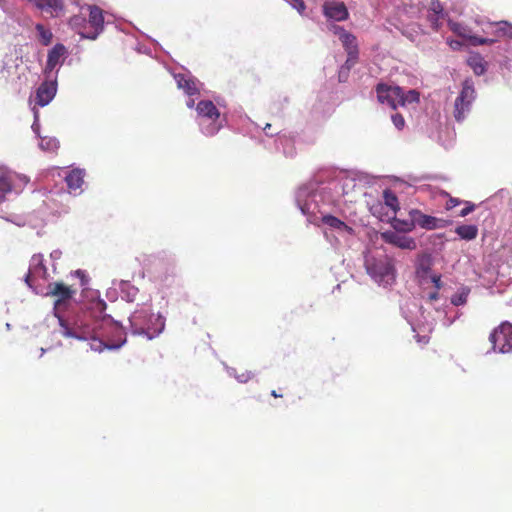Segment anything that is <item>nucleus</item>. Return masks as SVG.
Wrapping results in <instances>:
<instances>
[{"mask_svg":"<svg viewBox=\"0 0 512 512\" xmlns=\"http://www.w3.org/2000/svg\"><path fill=\"white\" fill-rule=\"evenodd\" d=\"M394 227L395 229L401 230L403 232H411L416 227V223H414L412 217L409 216V220L395 219Z\"/></svg>","mask_w":512,"mask_h":512,"instance_id":"72a5a7b5","label":"nucleus"},{"mask_svg":"<svg viewBox=\"0 0 512 512\" xmlns=\"http://www.w3.org/2000/svg\"><path fill=\"white\" fill-rule=\"evenodd\" d=\"M466 204H467V205H466V207H465V208H463V209L460 211V213H459V216H460V217H465V216H467L468 214H470V213H471L472 211H474V209H475V205H474V204L469 203V202H467Z\"/></svg>","mask_w":512,"mask_h":512,"instance_id":"a19ab883","label":"nucleus"},{"mask_svg":"<svg viewBox=\"0 0 512 512\" xmlns=\"http://www.w3.org/2000/svg\"><path fill=\"white\" fill-rule=\"evenodd\" d=\"M32 131L36 134L37 137H40V123H39V114L38 111L34 110V121L31 126Z\"/></svg>","mask_w":512,"mask_h":512,"instance_id":"e433bc0d","label":"nucleus"},{"mask_svg":"<svg viewBox=\"0 0 512 512\" xmlns=\"http://www.w3.org/2000/svg\"><path fill=\"white\" fill-rule=\"evenodd\" d=\"M35 30L42 45L48 46L51 44L53 34L50 29L45 28L43 24L37 23L35 25Z\"/></svg>","mask_w":512,"mask_h":512,"instance_id":"c85d7f7f","label":"nucleus"},{"mask_svg":"<svg viewBox=\"0 0 512 512\" xmlns=\"http://www.w3.org/2000/svg\"><path fill=\"white\" fill-rule=\"evenodd\" d=\"M378 101L390 108L396 109L400 106L401 88L399 86L379 83L376 87Z\"/></svg>","mask_w":512,"mask_h":512,"instance_id":"4468645a","label":"nucleus"},{"mask_svg":"<svg viewBox=\"0 0 512 512\" xmlns=\"http://www.w3.org/2000/svg\"><path fill=\"white\" fill-rule=\"evenodd\" d=\"M458 203H459L458 199L451 198L447 204V208L451 209V208L455 207L456 205H458Z\"/></svg>","mask_w":512,"mask_h":512,"instance_id":"de8ad7c7","label":"nucleus"},{"mask_svg":"<svg viewBox=\"0 0 512 512\" xmlns=\"http://www.w3.org/2000/svg\"><path fill=\"white\" fill-rule=\"evenodd\" d=\"M489 30H484L486 33L495 32L499 37H503L505 39V55L508 57L512 55V24L506 21H500L496 24H489ZM510 61V59L508 58Z\"/></svg>","mask_w":512,"mask_h":512,"instance_id":"aec40b11","label":"nucleus"},{"mask_svg":"<svg viewBox=\"0 0 512 512\" xmlns=\"http://www.w3.org/2000/svg\"><path fill=\"white\" fill-rule=\"evenodd\" d=\"M113 288L107 290L106 296L109 300L114 301L117 299V290H119L117 285H113Z\"/></svg>","mask_w":512,"mask_h":512,"instance_id":"79ce46f5","label":"nucleus"},{"mask_svg":"<svg viewBox=\"0 0 512 512\" xmlns=\"http://www.w3.org/2000/svg\"><path fill=\"white\" fill-rule=\"evenodd\" d=\"M39 138L40 142L38 145L41 150L46 152H54L58 148L59 141L55 137L40 136Z\"/></svg>","mask_w":512,"mask_h":512,"instance_id":"7c9ffc66","label":"nucleus"},{"mask_svg":"<svg viewBox=\"0 0 512 512\" xmlns=\"http://www.w3.org/2000/svg\"><path fill=\"white\" fill-rule=\"evenodd\" d=\"M365 269L379 287L390 289L396 282L395 261L387 254L366 256Z\"/></svg>","mask_w":512,"mask_h":512,"instance_id":"39448f33","label":"nucleus"},{"mask_svg":"<svg viewBox=\"0 0 512 512\" xmlns=\"http://www.w3.org/2000/svg\"><path fill=\"white\" fill-rule=\"evenodd\" d=\"M106 302L99 297L91 302L90 313L60 318L58 333L67 339L86 342L91 351L118 350L126 343V332L118 321L105 314Z\"/></svg>","mask_w":512,"mask_h":512,"instance_id":"f257e3e1","label":"nucleus"},{"mask_svg":"<svg viewBox=\"0 0 512 512\" xmlns=\"http://www.w3.org/2000/svg\"><path fill=\"white\" fill-rule=\"evenodd\" d=\"M47 295L56 296L57 300L54 302L53 314L58 319L60 325L61 319H71L72 317H64L60 314V307L66 304V301L72 297L73 291L65 286L63 283H49L47 286Z\"/></svg>","mask_w":512,"mask_h":512,"instance_id":"f8f14e48","label":"nucleus"},{"mask_svg":"<svg viewBox=\"0 0 512 512\" xmlns=\"http://www.w3.org/2000/svg\"><path fill=\"white\" fill-rule=\"evenodd\" d=\"M323 14L331 21H345L349 17L346 5L341 1L331 0L323 4Z\"/></svg>","mask_w":512,"mask_h":512,"instance_id":"a211bd4d","label":"nucleus"},{"mask_svg":"<svg viewBox=\"0 0 512 512\" xmlns=\"http://www.w3.org/2000/svg\"><path fill=\"white\" fill-rule=\"evenodd\" d=\"M15 174L8 170L5 167H0V203L7 199V195L11 194L14 191L13 181L15 178ZM0 218L5 219L8 222H12L17 226L24 225V222L19 218H12L6 216L4 210L0 207Z\"/></svg>","mask_w":512,"mask_h":512,"instance_id":"9d476101","label":"nucleus"},{"mask_svg":"<svg viewBox=\"0 0 512 512\" xmlns=\"http://www.w3.org/2000/svg\"><path fill=\"white\" fill-rule=\"evenodd\" d=\"M456 45H459V42H456V43L450 42V46L454 47Z\"/></svg>","mask_w":512,"mask_h":512,"instance_id":"5fc2aeb1","label":"nucleus"},{"mask_svg":"<svg viewBox=\"0 0 512 512\" xmlns=\"http://www.w3.org/2000/svg\"><path fill=\"white\" fill-rule=\"evenodd\" d=\"M471 293V288L462 285L456 292L451 296V304L454 306H463L467 303L468 297Z\"/></svg>","mask_w":512,"mask_h":512,"instance_id":"bb28decb","label":"nucleus"},{"mask_svg":"<svg viewBox=\"0 0 512 512\" xmlns=\"http://www.w3.org/2000/svg\"><path fill=\"white\" fill-rule=\"evenodd\" d=\"M159 320L160 313L152 314L149 308L143 307L129 317L131 332L145 336L148 340L154 339L160 334Z\"/></svg>","mask_w":512,"mask_h":512,"instance_id":"423d86ee","label":"nucleus"},{"mask_svg":"<svg viewBox=\"0 0 512 512\" xmlns=\"http://www.w3.org/2000/svg\"><path fill=\"white\" fill-rule=\"evenodd\" d=\"M69 25L72 29L77 31L79 34V30L89 31L87 28V19L83 15H74L69 20Z\"/></svg>","mask_w":512,"mask_h":512,"instance_id":"473e14b6","label":"nucleus"},{"mask_svg":"<svg viewBox=\"0 0 512 512\" xmlns=\"http://www.w3.org/2000/svg\"><path fill=\"white\" fill-rule=\"evenodd\" d=\"M439 298V293H438V290H435L434 292H430L428 294V300L429 301H435Z\"/></svg>","mask_w":512,"mask_h":512,"instance_id":"49530a36","label":"nucleus"},{"mask_svg":"<svg viewBox=\"0 0 512 512\" xmlns=\"http://www.w3.org/2000/svg\"><path fill=\"white\" fill-rule=\"evenodd\" d=\"M446 13H444L443 6L439 1H433L431 7L427 12V21L434 31H439L446 20Z\"/></svg>","mask_w":512,"mask_h":512,"instance_id":"4be33fe9","label":"nucleus"},{"mask_svg":"<svg viewBox=\"0 0 512 512\" xmlns=\"http://www.w3.org/2000/svg\"><path fill=\"white\" fill-rule=\"evenodd\" d=\"M5 6H6V1L5 0H0V8L1 9H5Z\"/></svg>","mask_w":512,"mask_h":512,"instance_id":"8fccbe9b","label":"nucleus"},{"mask_svg":"<svg viewBox=\"0 0 512 512\" xmlns=\"http://www.w3.org/2000/svg\"><path fill=\"white\" fill-rule=\"evenodd\" d=\"M328 29L338 38L347 53V60L339 71V80L344 81L349 70L355 65L358 59L359 51L357 39L353 34L337 24H330Z\"/></svg>","mask_w":512,"mask_h":512,"instance_id":"0eeeda50","label":"nucleus"},{"mask_svg":"<svg viewBox=\"0 0 512 512\" xmlns=\"http://www.w3.org/2000/svg\"><path fill=\"white\" fill-rule=\"evenodd\" d=\"M6 328H7L8 330H10V329H11V325H10L9 323H7V324H6Z\"/></svg>","mask_w":512,"mask_h":512,"instance_id":"4d7b16f0","label":"nucleus"},{"mask_svg":"<svg viewBox=\"0 0 512 512\" xmlns=\"http://www.w3.org/2000/svg\"><path fill=\"white\" fill-rule=\"evenodd\" d=\"M47 278V269L43 264V255L35 254L32 256L29 264L28 273L25 277L26 284L32 288L33 283L38 280H45Z\"/></svg>","mask_w":512,"mask_h":512,"instance_id":"f3484780","label":"nucleus"},{"mask_svg":"<svg viewBox=\"0 0 512 512\" xmlns=\"http://www.w3.org/2000/svg\"><path fill=\"white\" fill-rule=\"evenodd\" d=\"M391 120L395 126L396 129L402 130L405 126V120L403 116L399 113H393L391 115Z\"/></svg>","mask_w":512,"mask_h":512,"instance_id":"c9c22d12","label":"nucleus"},{"mask_svg":"<svg viewBox=\"0 0 512 512\" xmlns=\"http://www.w3.org/2000/svg\"><path fill=\"white\" fill-rule=\"evenodd\" d=\"M496 23L497 22H495L494 24H496ZM489 24H491V23L490 22L487 23L482 28V30H489L488 29ZM448 27L450 28V30L453 33L466 39L468 41V43L472 46H480V45H485V44L497 43V46H495L494 55H493L494 61L497 62L500 65V67H502V68H506V69L511 68V63H509L508 56L505 55V48L507 46H505V39L503 37H499L495 32H491V31H490V33H486L485 31H483L487 35V37L477 36L472 33V30L468 26H466L462 23H459V22L452 21V20H448Z\"/></svg>","mask_w":512,"mask_h":512,"instance_id":"20e7f679","label":"nucleus"},{"mask_svg":"<svg viewBox=\"0 0 512 512\" xmlns=\"http://www.w3.org/2000/svg\"><path fill=\"white\" fill-rule=\"evenodd\" d=\"M271 395H272L273 397H281V395H278V394L276 393V391H275V390H273V391L271 392Z\"/></svg>","mask_w":512,"mask_h":512,"instance_id":"603ef678","label":"nucleus"},{"mask_svg":"<svg viewBox=\"0 0 512 512\" xmlns=\"http://www.w3.org/2000/svg\"><path fill=\"white\" fill-rule=\"evenodd\" d=\"M381 237L386 243L401 249L413 250L416 248V242L412 237L403 235L397 231L383 232Z\"/></svg>","mask_w":512,"mask_h":512,"instance_id":"6ab92c4d","label":"nucleus"},{"mask_svg":"<svg viewBox=\"0 0 512 512\" xmlns=\"http://www.w3.org/2000/svg\"><path fill=\"white\" fill-rule=\"evenodd\" d=\"M344 189L341 180L330 172H320L295 192V203L311 224H324L339 234H352L353 229L331 214Z\"/></svg>","mask_w":512,"mask_h":512,"instance_id":"f03ea898","label":"nucleus"},{"mask_svg":"<svg viewBox=\"0 0 512 512\" xmlns=\"http://www.w3.org/2000/svg\"><path fill=\"white\" fill-rule=\"evenodd\" d=\"M75 274L77 275V277H79V278H80V280H81V285H82V286H87V285H88V283H89V278L86 276V274H85V272H84V271H82V270H77V271L75 272Z\"/></svg>","mask_w":512,"mask_h":512,"instance_id":"37998d69","label":"nucleus"},{"mask_svg":"<svg viewBox=\"0 0 512 512\" xmlns=\"http://www.w3.org/2000/svg\"><path fill=\"white\" fill-rule=\"evenodd\" d=\"M489 340L494 352L512 353V323L502 322L491 332Z\"/></svg>","mask_w":512,"mask_h":512,"instance_id":"1a4fd4ad","label":"nucleus"},{"mask_svg":"<svg viewBox=\"0 0 512 512\" xmlns=\"http://www.w3.org/2000/svg\"><path fill=\"white\" fill-rule=\"evenodd\" d=\"M430 281L433 283L436 290H439L441 288V275L439 274H432L430 277Z\"/></svg>","mask_w":512,"mask_h":512,"instance_id":"ea45409f","label":"nucleus"},{"mask_svg":"<svg viewBox=\"0 0 512 512\" xmlns=\"http://www.w3.org/2000/svg\"><path fill=\"white\" fill-rule=\"evenodd\" d=\"M226 371L229 376L234 377L239 383H246L253 377V374L250 371L237 374L236 369L232 367H226Z\"/></svg>","mask_w":512,"mask_h":512,"instance_id":"f704fd0d","label":"nucleus"},{"mask_svg":"<svg viewBox=\"0 0 512 512\" xmlns=\"http://www.w3.org/2000/svg\"><path fill=\"white\" fill-rule=\"evenodd\" d=\"M271 128H272V125L267 123L263 128L264 133L270 137H272L274 135H278V137L276 139L277 149L280 150V146H281L282 152L286 157H293L295 154V151H294L291 139H289L285 135H279L278 131L271 132Z\"/></svg>","mask_w":512,"mask_h":512,"instance_id":"b1692460","label":"nucleus"},{"mask_svg":"<svg viewBox=\"0 0 512 512\" xmlns=\"http://www.w3.org/2000/svg\"><path fill=\"white\" fill-rule=\"evenodd\" d=\"M113 285H117L121 293V298L127 302H133L138 294V288L132 285L129 281L114 280Z\"/></svg>","mask_w":512,"mask_h":512,"instance_id":"393cba45","label":"nucleus"},{"mask_svg":"<svg viewBox=\"0 0 512 512\" xmlns=\"http://www.w3.org/2000/svg\"><path fill=\"white\" fill-rule=\"evenodd\" d=\"M476 98L474 83L471 79H466L462 84V89L455 99L454 118L458 122H462L471 109V104Z\"/></svg>","mask_w":512,"mask_h":512,"instance_id":"6e6552de","label":"nucleus"},{"mask_svg":"<svg viewBox=\"0 0 512 512\" xmlns=\"http://www.w3.org/2000/svg\"><path fill=\"white\" fill-rule=\"evenodd\" d=\"M89 18L87 24L89 31L79 30L81 38L95 40L103 31L104 17L102 10L97 6H88Z\"/></svg>","mask_w":512,"mask_h":512,"instance_id":"ddd939ff","label":"nucleus"},{"mask_svg":"<svg viewBox=\"0 0 512 512\" xmlns=\"http://www.w3.org/2000/svg\"><path fill=\"white\" fill-rule=\"evenodd\" d=\"M383 200L385 205L389 207L393 212H396L399 208L398 198L393 191L389 189L384 190Z\"/></svg>","mask_w":512,"mask_h":512,"instance_id":"2f4dec72","label":"nucleus"},{"mask_svg":"<svg viewBox=\"0 0 512 512\" xmlns=\"http://www.w3.org/2000/svg\"><path fill=\"white\" fill-rule=\"evenodd\" d=\"M456 45H459V42H456V43L450 42V46L454 47Z\"/></svg>","mask_w":512,"mask_h":512,"instance_id":"864d4df0","label":"nucleus"},{"mask_svg":"<svg viewBox=\"0 0 512 512\" xmlns=\"http://www.w3.org/2000/svg\"><path fill=\"white\" fill-rule=\"evenodd\" d=\"M419 102V92L416 90L404 91L401 88V101L400 106H408Z\"/></svg>","mask_w":512,"mask_h":512,"instance_id":"c756f323","label":"nucleus"},{"mask_svg":"<svg viewBox=\"0 0 512 512\" xmlns=\"http://www.w3.org/2000/svg\"><path fill=\"white\" fill-rule=\"evenodd\" d=\"M167 71L174 78L177 87L189 97L186 106L188 108L195 107V120L200 133L205 137L217 135L227 122L225 113L221 111L222 108H225L224 102L218 98L216 102L210 99H201L195 103L194 96L199 94L202 83L189 72L175 73L170 68H167Z\"/></svg>","mask_w":512,"mask_h":512,"instance_id":"7ed1b4c3","label":"nucleus"},{"mask_svg":"<svg viewBox=\"0 0 512 512\" xmlns=\"http://www.w3.org/2000/svg\"><path fill=\"white\" fill-rule=\"evenodd\" d=\"M84 176L85 171L79 168L72 169L66 173L64 180L68 187L69 194L77 196L83 192Z\"/></svg>","mask_w":512,"mask_h":512,"instance_id":"412c9836","label":"nucleus"},{"mask_svg":"<svg viewBox=\"0 0 512 512\" xmlns=\"http://www.w3.org/2000/svg\"><path fill=\"white\" fill-rule=\"evenodd\" d=\"M467 64L477 76L483 75L487 70V62L478 53L471 54L467 59Z\"/></svg>","mask_w":512,"mask_h":512,"instance_id":"a878e982","label":"nucleus"},{"mask_svg":"<svg viewBox=\"0 0 512 512\" xmlns=\"http://www.w3.org/2000/svg\"><path fill=\"white\" fill-rule=\"evenodd\" d=\"M68 56V50L61 43L55 44L47 54V61L44 68L45 77L58 76L59 68Z\"/></svg>","mask_w":512,"mask_h":512,"instance_id":"9b49d317","label":"nucleus"},{"mask_svg":"<svg viewBox=\"0 0 512 512\" xmlns=\"http://www.w3.org/2000/svg\"><path fill=\"white\" fill-rule=\"evenodd\" d=\"M417 341L420 343L426 344V343H428L429 339L426 336H422V337L417 336Z\"/></svg>","mask_w":512,"mask_h":512,"instance_id":"09e8293b","label":"nucleus"},{"mask_svg":"<svg viewBox=\"0 0 512 512\" xmlns=\"http://www.w3.org/2000/svg\"><path fill=\"white\" fill-rule=\"evenodd\" d=\"M291 6L296 9L299 13L305 10V3L303 0H286Z\"/></svg>","mask_w":512,"mask_h":512,"instance_id":"4c0bfd02","label":"nucleus"},{"mask_svg":"<svg viewBox=\"0 0 512 512\" xmlns=\"http://www.w3.org/2000/svg\"><path fill=\"white\" fill-rule=\"evenodd\" d=\"M45 353H46V349L45 348H41L40 349V357H42Z\"/></svg>","mask_w":512,"mask_h":512,"instance_id":"3c124183","label":"nucleus"},{"mask_svg":"<svg viewBox=\"0 0 512 512\" xmlns=\"http://www.w3.org/2000/svg\"><path fill=\"white\" fill-rule=\"evenodd\" d=\"M409 216L412 217L414 223H416V226L426 230L445 228L450 224L449 220L426 215L417 209H412L409 212Z\"/></svg>","mask_w":512,"mask_h":512,"instance_id":"2eb2a0df","label":"nucleus"},{"mask_svg":"<svg viewBox=\"0 0 512 512\" xmlns=\"http://www.w3.org/2000/svg\"><path fill=\"white\" fill-rule=\"evenodd\" d=\"M75 274L77 275V277H79V278H80V280H81V285H82V286H87V285H88V283H89V278L86 276V274H85V272H84V271H82V270H77V271L75 272Z\"/></svg>","mask_w":512,"mask_h":512,"instance_id":"c03bdc74","label":"nucleus"},{"mask_svg":"<svg viewBox=\"0 0 512 512\" xmlns=\"http://www.w3.org/2000/svg\"><path fill=\"white\" fill-rule=\"evenodd\" d=\"M61 255H62V252H61L60 250H58V249L53 250V251L50 253V257H51V259H52L53 261H56V260L60 259Z\"/></svg>","mask_w":512,"mask_h":512,"instance_id":"a18cd8bd","label":"nucleus"},{"mask_svg":"<svg viewBox=\"0 0 512 512\" xmlns=\"http://www.w3.org/2000/svg\"><path fill=\"white\" fill-rule=\"evenodd\" d=\"M57 92V78L45 77V81L37 88L35 102L41 107L48 105Z\"/></svg>","mask_w":512,"mask_h":512,"instance_id":"dca6fc26","label":"nucleus"},{"mask_svg":"<svg viewBox=\"0 0 512 512\" xmlns=\"http://www.w3.org/2000/svg\"><path fill=\"white\" fill-rule=\"evenodd\" d=\"M456 45H459V42H456V43L450 42V46L454 47Z\"/></svg>","mask_w":512,"mask_h":512,"instance_id":"6e6d98bb","label":"nucleus"},{"mask_svg":"<svg viewBox=\"0 0 512 512\" xmlns=\"http://www.w3.org/2000/svg\"><path fill=\"white\" fill-rule=\"evenodd\" d=\"M456 234L466 241L475 239L478 235V228L476 225H459L455 229Z\"/></svg>","mask_w":512,"mask_h":512,"instance_id":"cd10ccee","label":"nucleus"},{"mask_svg":"<svg viewBox=\"0 0 512 512\" xmlns=\"http://www.w3.org/2000/svg\"><path fill=\"white\" fill-rule=\"evenodd\" d=\"M33 7L50 17H57L63 10L62 0H30Z\"/></svg>","mask_w":512,"mask_h":512,"instance_id":"5701e85b","label":"nucleus"},{"mask_svg":"<svg viewBox=\"0 0 512 512\" xmlns=\"http://www.w3.org/2000/svg\"><path fill=\"white\" fill-rule=\"evenodd\" d=\"M459 317H460V313H458V312L456 313V315L454 317H449L447 315V312H445L444 318L442 319V323H443L444 326L449 327Z\"/></svg>","mask_w":512,"mask_h":512,"instance_id":"58836bf2","label":"nucleus"}]
</instances>
